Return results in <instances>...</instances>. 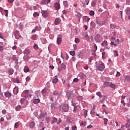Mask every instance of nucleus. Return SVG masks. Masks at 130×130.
<instances>
[{
	"instance_id": "nucleus-36",
	"label": "nucleus",
	"mask_w": 130,
	"mask_h": 130,
	"mask_svg": "<svg viewBox=\"0 0 130 130\" xmlns=\"http://www.w3.org/2000/svg\"><path fill=\"white\" fill-rule=\"evenodd\" d=\"M5 13H6L5 16H6V17H7L8 16L9 11H8V10H5Z\"/></svg>"
},
{
	"instance_id": "nucleus-18",
	"label": "nucleus",
	"mask_w": 130,
	"mask_h": 130,
	"mask_svg": "<svg viewBox=\"0 0 130 130\" xmlns=\"http://www.w3.org/2000/svg\"><path fill=\"white\" fill-rule=\"evenodd\" d=\"M125 80H126L127 82H130V76H126L125 77Z\"/></svg>"
},
{
	"instance_id": "nucleus-21",
	"label": "nucleus",
	"mask_w": 130,
	"mask_h": 130,
	"mask_svg": "<svg viewBox=\"0 0 130 130\" xmlns=\"http://www.w3.org/2000/svg\"><path fill=\"white\" fill-rule=\"evenodd\" d=\"M96 95L99 96L100 98H102L103 97V95L100 91L97 92Z\"/></svg>"
},
{
	"instance_id": "nucleus-50",
	"label": "nucleus",
	"mask_w": 130,
	"mask_h": 130,
	"mask_svg": "<svg viewBox=\"0 0 130 130\" xmlns=\"http://www.w3.org/2000/svg\"><path fill=\"white\" fill-rule=\"evenodd\" d=\"M119 39H117L115 41V43L117 44V45H118L119 44Z\"/></svg>"
},
{
	"instance_id": "nucleus-59",
	"label": "nucleus",
	"mask_w": 130,
	"mask_h": 130,
	"mask_svg": "<svg viewBox=\"0 0 130 130\" xmlns=\"http://www.w3.org/2000/svg\"><path fill=\"white\" fill-rule=\"evenodd\" d=\"M77 16L79 18H81L82 17V15H81V13H79L77 14Z\"/></svg>"
},
{
	"instance_id": "nucleus-24",
	"label": "nucleus",
	"mask_w": 130,
	"mask_h": 130,
	"mask_svg": "<svg viewBox=\"0 0 130 130\" xmlns=\"http://www.w3.org/2000/svg\"><path fill=\"white\" fill-rule=\"evenodd\" d=\"M53 94L55 96H58V91L57 90H54L53 91Z\"/></svg>"
},
{
	"instance_id": "nucleus-41",
	"label": "nucleus",
	"mask_w": 130,
	"mask_h": 130,
	"mask_svg": "<svg viewBox=\"0 0 130 130\" xmlns=\"http://www.w3.org/2000/svg\"><path fill=\"white\" fill-rule=\"evenodd\" d=\"M79 81V79L78 78H75L73 80V82L75 83H77Z\"/></svg>"
},
{
	"instance_id": "nucleus-40",
	"label": "nucleus",
	"mask_w": 130,
	"mask_h": 130,
	"mask_svg": "<svg viewBox=\"0 0 130 130\" xmlns=\"http://www.w3.org/2000/svg\"><path fill=\"white\" fill-rule=\"evenodd\" d=\"M31 38L33 40H36V35L32 36Z\"/></svg>"
},
{
	"instance_id": "nucleus-61",
	"label": "nucleus",
	"mask_w": 130,
	"mask_h": 130,
	"mask_svg": "<svg viewBox=\"0 0 130 130\" xmlns=\"http://www.w3.org/2000/svg\"><path fill=\"white\" fill-rule=\"evenodd\" d=\"M93 59V57L91 56L89 58V61L91 62Z\"/></svg>"
},
{
	"instance_id": "nucleus-35",
	"label": "nucleus",
	"mask_w": 130,
	"mask_h": 130,
	"mask_svg": "<svg viewBox=\"0 0 130 130\" xmlns=\"http://www.w3.org/2000/svg\"><path fill=\"white\" fill-rule=\"evenodd\" d=\"M25 101V99H21V100H20V104H23Z\"/></svg>"
},
{
	"instance_id": "nucleus-27",
	"label": "nucleus",
	"mask_w": 130,
	"mask_h": 130,
	"mask_svg": "<svg viewBox=\"0 0 130 130\" xmlns=\"http://www.w3.org/2000/svg\"><path fill=\"white\" fill-rule=\"evenodd\" d=\"M110 27L111 29H112V30H113L114 29L116 28V25L114 24H111Z\"/></svg>"
},
{
	"instance_id": "nucleus-48",
	"label": "nucleus",
	"mask_w": 130,
	"mask_h": 130,
	"mask_svg": "<svg viewBox=\"0 0 130 130\" xmlns=\"http://www.w3.org/2000/svg\"><path fill=\"white\" fill-rule=\"evenodd\" d=\"M61 68H62L63 69H64V68H66V64L65 63H62L61 66Z\"/></svg>"
},
{
	"instance_id": "nucleus-42",
	"label": "nucleus",
	"mask_w": 130,
	"mask_h": 130,
	"mask_svg": "<svg viewBox=\"0 0 130 130\" xmlns=\"http://www.w3.org/2000/svg\"><path fill=\"white\" fill-rule=\"evenodd\" d=\"M19 126V123H16L15 125H14V127H15L16 128H17Z\"/></svg>"
},
{
	"instance_id": "nucleus-32",
	"label": "nucleus",
	"mask_w": 130,
	"mask_h": 130,
	"mask_svg": "<svg viewBox=\"0 0 130 130\" xmlns=\"http://www.w3.org/2000/svg\"><path fill=\"white\" fill-rule=\"evenodd\" d=\"M9 75H13L14 73V70H11L9 71Z\"/></svg>"
},
{
	"instance_id": "nucleus-47",
	"label": "nucleus",
	"mask_w": 130,
	"mask_h": 130,
	"mask_svg": "<svg viewBox=\"0 0 130 130\" xmlns=\"http://www.w3.org/2000/svg\"><path fill=\"white\" fill-rule=\"evenodd\" d=\"M96 5V2L94 1H92L91 3V6H94Z\"/></svg>"
},
{
	"instance_id": "nucleus-64",
	"label": "nucleus",
	"mask_w": 130,
	"mask_h": 130,
	"mask_svg": "<svg viewBox=\"0 0 130 130\" xmlns=\"http://www.w3.org/2000/svg\"><path fill=\"white\" fill-rule=\"evenodd\" d=\"M94 49H95V50L94 51L95 52L96 51V50L98 49V47L96 45H95Z\"/></svg>"
},
{
	"instance_id": "nucleus-4",
	"label": "nucleus",
	"mask_w": 130,
	"mask_h": 130,
	"mask_svg": "<svg viewBox=\"0 0 130 130\" xmlns=\"http://www.w3.org/2000/svg\"><path fill=\"white\" fill-rule=\"evenodd\" d=\"M95 41L97 42V43H100L101 41H102V38L101 37V36L100 35H97L95 37Z\"/></svg>"
},
{
	"instance_id": "nucleus-55",
	"label": "nucleus",
	"mask_w": 130,
	"mask_h": 130,
	"mask_svg": "<svg viewBox=\"0 0 130 130\" xmlns=\"http://www.w3.org/2000/svg\"><path fill=\"white\" fill-rule=\"evenodd\" d=\"M25 52H26V53L27 54H29L30 53V51H29V50H26Z\"/></svg>"
},
{
	"instance_id": "nucleus-56",
	"label": "nucleus",
	"mask_w": 130,
	"mask_h": 130,
	"mask_svg": "<svg viewBox=\"0 0 130 130\" xmlns=\"http://www.w3.org/2000/svg\"><path fill=\"white\" fill-rule=\"evenodd\" d=\"M93 127V126H92V125H89V126H88L87 127V128H88V129H90V128H92Z\"/></svg>"
},
{
	"instance_id": "nucleus-6",
	"label": "nucleus",
	"mask_w": 130,
	"mask_h": 130,
	"mask_svg": "<svg viewBox=\"0 0 130 130\" xmlns=\"http://www.w3.org/2000/svg\"><path fill=\"white\" fill-rule=\"evenodd\" d=\"M57 43L58 45H59L61 43V36L60 35L58 36V37L57 39Z\"/></svg>"
},
{
	"instance_id": "nucleus-12",
	"label": "nucleus",
	"mask_w": 130,
	"mask_h": 130,
	"mask_svg": "<svg viewBox=\"0 0 130 130\" xmlns=\"http://www.w3.org/2000/svg\"><path fill=\"white\" fill-rule=\"evenodd\" d=\"M35 126V122H30L29 123V127L30 128H33Z\"/></svg>"
},
{
	"instance_id": "nucleus-11",
	"label": "nucleus",
	"mask_w": 130,
	"mask_h": 130,
	"mask_svg": "<svg viewBox=\"0 0 130 130\" xmlns=\"http://www.w3.org/2000/svg\"><path fill=\"white\" fill-rule=\"evenodd\" d=\"M33 103L34 104H38L40 103V99H36L34 100Z\"/></svg>"
},
{
	"instance_id": "nucleus-5",
	"label": "nucleus",
	"mask_w": 130,
	"mask_h": 130,
	"mask_svg": "<svg viewBox=\"0 0 130 130\" xmlns=\"http://www.w3.org/2000/svg\"><path fill=\"white\" fill-rule=\"evenodd\" d=\"M44 123L43 122H41L39 125V130H45V127H44Z\"/></svg>"
},
{
	"instance_id": "nucleus-39",
	"label": "nucleus",
	"mask_w": 130,
	"mask_h": 130,
	"mask_svg": "<svg viewBox=\"0 0 130 130\" xmlns=\"http://www.w3.org/2000/svg\"><path fill=\"white\" fill-rule=\"evenodd\" d=\"M46 91H47L46 89H43L42 90L41 93H42V94H45V93L46 92Z\"/></svg>"
},
{
	"instance_id": "nucleus-29",
	"label": "nucleus",
	"mask_w": 130,
	"mask_h": 130,
	"mask_svg": "<svg viewBox=\"0 0 130 130\" xmlns=\"http://www.w3.org/2000/svg\"><path fill=\"white\" fill-rule=\"evenodd\" d=\"M101 45L103 46H107V42L106 41H104L103 43L101 44Z\"/></svg>"
},
{
	"instance_id": "nucleus-60",
	"label": "nucleus",
	"mask_w": 130,
	"mask_h": 130,
	"mask_svg": "<svg viewBox=\"0 0 130 130\" xmlns=\"http://www.w3.org/2000/svg\"><path fill=\"white\" fill-rule=\"evenodd\" d=\"M62 68L61 67V66H60L59 68H58V72H60V71H61V70H62Z\"/></svg>"
},
{
	"instance_id": "nucleus-31",
	"label": "nucleus",
	"mask_w": 130,
	"mask_h": 130,
	"mask_svg": "<svg viewBox=\"0 0 130 130\" xmlns=\"http://www.w3.org/2000/svg\"><path fill=\"white\" fill-rule=\"evenodd\" d=\"M104 123H105V124L107 125V124H108V119H106V118H104Z\"/></svg>"
},
{
	"instance_id": "nucleus-37",
	"label": "nucleus",
	"mask_w": 130,
	"mask_h": 130,
	"mask_svg": "<svg viewBox=\"0 0 130 130\" xmlns=\"http://www.w3.org/2000/svg\"><path fill=\"white\" fill-rule=\"evenodd\" d=\"M121 103L122 104H123V106H126V103H125V102H124V101L123 100H122L121 101Z\"/></svg>"
},
{
	"instance_id": "nucleus-16",
	"label": "nucleus",
	"mask_w": 130,
	"mask_h": 130,
	"mask_svg": "<svg viewBox=\"0 0 130 130\" xmlns=\"http://www.w3.org/2000/svg\"><path fill=\"white\" fill-rule=\"evenodd\" d=\"M110 87H111V88L115 89L116 88V84H113L112 82H111V84L110 85Z\"/></svg>"
},
{
	"instance_id": "nucleus-51",
	"label": "nucleus",
	"mask_w": 130,
	"mask_h": 130,
	"mask_svg": "<svg viewBox=\"0 0 130 130\" xmlns=\"http://www.w3.org/2000/svg\"><path fill=\"white\" fill-rule=\"evenodd\" d=\"M125 127H126V128H128V127H130V124H125Z\"/></svg>"
},
{
	"instance_id": "nucleus-7",
	"label": "nucleus",
	"mask_w": 130,
	"mask_h": 130,
	"mask_svg": "<svg viewBox=\"0 0 130 130\" xmlns=\"http://www.w3.org/2000/svg\"><path fill=\"white\" fill-rule=\"evenodd\" d=\"M61 22V20L60 19V18H57L55 19V25H58L59 23H60V22Z\"/></svg>"
},
{
	"instance_id": "nucleus-44",
	"label": "nucleus",
	"mask_w": 130,
	"mask_h": 130,
	"mask_svg": "<svg viewBox=\"0 0 130 130\" xmlns=\"http://www.w3.org/2000/svg\"><path fill=\"white\" fill-rule=\"evenodd\" d=\"M89 2H90V0H85V3H86V5L87 6L88 5Z\"/></svg>"
},
{
	"instance_id": "nucleus-15",
	"label": "nucleus",
	"mask_w": 130,
	"mask_h": 130,
	"mask_svg": "<svg viewBox=\"0 0 130 130\" xmlns=\"http://www.w3.org/2000/svg\"><path fill=\"white\" fill-rule=\"evenodd\" d=\"M14 36H15V38L17 37V36H19V37H21V36L19 35V31L18 30H15L14 31Z\"/></svg>"
},
{
	"instance_id": "nucleus-30",
	"label": "nucleus",
	"mask_w": 130,
	"mask_h": 130,
	"mask_svg": "<svg viewBox=\"0 0 130 130\" xmlns=\"http://www.w3.org/2000/svg\"><path fill=\"white\" fill-rule=\"evenodd\" d=\"M13 82L18 84V83H19L20 81H19V80L18 79H16L13 80Z\"/></svg>"
},
{
	"instance_id": "nucleus-19",
	"label": "nucleus",
	"mask_w": 130,
	"mask_h": 130,
	"mask_svg": "<svg viewBox=\"0 0 130 130\" xmlns=\"http://www.w3.org/2000/svg\"><path fill=\"white\" fill-rule=\"evenodd\" d=\"M29 71V69L28 67H25L24 68V72L25 73H27Z\"/></svg>"
},
{
	"instance_id": "nucleus-23",
	"label": "nucleus",
	"mask_w": 130,
	"mask_h": 130,
	"mask_svg": "<svg viewBox=\"0 0 130 130\" xmlns=\"http://www.w3.org/2000/svg\"><path fill=\"white\" fill-rule=\"evenodd\" d=\"M84 19L85 20H86V22H88L89 21V20H90L89 17H87V16H84Z\"/></svg>"
},
{
	"instance_id": "nucleus-2",
	"label": "nucleus",
	"mask_w": 130,
	"mask_h": 130,
	"mask_svg": "<svg viewBox=\"0 0 130 130\" xmlns=\"http://www.w3.org/2000/svg\"><path fill=\"white\" fill-rule=\"evenodd\" d=\"M105 68V66L104 65V63H102V64H98L96 65V68L99 71H101L103 72L104 71V69Z\"/></svg>"
},
{
	"instance_id": "nucleus-57",
	"label": "nucleus",
	"mask_w": 130,
	"mask_h": 130,
	"mask_svg": "<svg viewBox=\"0 0 130 130\" xmlns=\"http://www.w3.org/2000/svg\"><path fill=\"white\" fill-rule=\"evenodd\" d=\"M62 13H63V14H64V15L67 14V10H63Z\"/></svg>"
},
{
	"instance_id": "nucleus-63",
	"label": "nucleus",
	"mask_w": 130,
	"mask_h": 130,
	"mask_svg": "<svg viewBox=\"0 0 130 130\" xmlns=\"http://www.w3.org/2000/svg\"><path fill=\"white\" fill-rule=\"evenodd\" d=\"M0 38L2 39H4V37H3V35L2 33H0Z\"/></svg>"
},
{
	"instance_id": "nucleus-49",
	"label": "nucleus",
	"mask_w": 130,
	"mask_h": 130,
	"mask_svg": "<svg viewBox=\"0 0 130 130\" xmlns=\"http://www.w3.org/2000/svg\"><path fill=\"white\" fill-rule=\"evenodd\" d=\"M34 48L36 49H38L39 48V47L37 44H35L34 45Z\"/></svg>"
},
{
	"instance_id": "nucleus-45",
	"label": "nucleus",
	"mask_w": 130,
	"mask_h": 130,
	"mask_svg": "<svg viewBox=\"0 0 130 130\" xmlns=\"http://www.w3.org/2000/svg\"><path fill=\"white\" fill-rule=\"evenodd\" d=\"M25 80H26V81L28 82L30 80V78L29 77H27Z\"/></svg>"
},
{
	"instance_id": "nucleus-28",
	"label": "nucleus",
	"mask_w": 130,
	"mask_h": 130,
	"mask_svg": "<svg viewBox=\"0 0 130 130\" xmlns=\"http://www.w3.org/2000/svg\"><path fill=\"white\" fill-rule=\"evenodd\" d=\"M19 28L22 30L23 29V24L22 23H20L19 25Z\"/></svg>"
},
{
	"instance_id": "nucleus-22",
	"label": "nucleus",
	"mask_w": 130,
	"mask_h": 130,
	"mask_svg": "<svg viewBox=\"0 0 130 130\" xmlns=\"http://www.w3.org/2000/svg\"><path fill=\"white\" fill-rule=\"evenodd\" d=\"M20 109H21V106L20 105H18L15 107V110H16V111H18Z\"/></svg>"
},
{
	"instance_id": "nucleus-52",
	"label": "nucleus",
	"mask_w": 130,
	"mask_h": 130,
	"mask_svg": "<svg viewBox=\"0 0 130 130\" xmlns=\"http://www.w3.org/2000/svg\"><path fill=\"white\" fill-rule=\"evenodd\" d=\"M114 52L115 53V56H119V54L118 53V52L116 50L114 51Z\"/></svg>"
},
{
	"instance_id": "nucleus-62",
	"label": "nucleus",
	"mask_w": 130,
	"mask_h": 130,
	"mask_svg": "<svg viewBox=\"0 0 130 130\" xmlns=\"http://www.w3.org/2000/svg\"><path fill=\"white\" fill-rule=\"evenodd\" d=\"M77 109V106L74 107V112H76V110Z\"/></svg>"
},
{
	"instance_id": "nucleus-14",
	"label": "nucleus",
	"mask_w": 130,
	"mask_h": 130,
	"mask_svg": "<svg viewBox=\"0 0 130 130\" xmlns=\"http://www.w3.org/2000/svg\"><path fill=\"white\" fill-rule=\"evenodd\" d=\"M5 96L7 98H10L11 96V93L9 91H7L6 92H5Z\"/></svg>"
},
{
	"instance_id": "nucleus-58",
	"label": "nucleus",
	"mask_w": 130,
	"mask_h": 130,
	"mask_svg": "<svg viewBox=\"0 0 130 130\" xmlns=\"http://www.w3.org/2000/svg\"><path fill=\"white\" fill-rule=\"evenodd\" d=\"M72 130H76L77 128V127L76 126H73L72 127Z\"/></svg>"
},
{
	"instance_id": "nucleus-17",
	"label": "nucleus",
	"mask_w": 130,
	"mask_h": 130,
	"mask_svg": "<svg viewBox=\"0 0 130 130\" xmlns=\"http://www.w3.org/2000/svg\"><path fill=\"white\" fill-rule=\"evenodd\" d=\"M126 14L128 15V19L130 20V10H127Z\"/></svg>"
},
{
	"instance_id": "nucleus-3",
	"label": "nucleus",
	"mask_w": 130,
	"mask_h": 130,
	"mask_svg": "<svg viewBox=\"0 0 130 130\" xmlns=\"http://www.w3.org/2000/svg\"><path fill=\"white\" fill-rule=\"evenodd\" d=\"M57 2L54 3V8L56 10L58 11L60 9V4H59V0H57Z\"/></svg>"
},
{
	"instance_id": "nucleus-54",
	"label": "nucleus",
	"mask_w": 130,
	"mask_h": 130,
	"mask_svg": "<svg viewBox=\"0 0 130 130\" xmlns=\"http://www.w3.org/2000/svg\"><path fill=\"white\" fill-rule=\"evenodd\" d=\"M56 60L59 63H61V61H60V58H57Z\"/></svg>"
},
{
	"instance_id": "nucleus-38",
	"label": "nucleus",
	"mask_w": 130,
	"mask_h": 130,
	"mask_svg": "<svg viewBox=\"0 0 130 130\" xmlns=\"http://www.w3.org/2000/svg\"><path fill=\"white\" fill-rule=\"evenodd\" d=\"M70 53L71 55L74 56L75 54V52L74 51H71Z\"/></svg>"
},
{
	"instance_id": "nucleus-46",
	"label": "nucleus",
	"mask_w": 130,
	"mask_h": 130,
	"mask_svg": "<svg viewBox=\"0 0 130 130\" xmlns=\"http://www.w3.org/2000/svg\"><path fill=\"white\" fill-rule=\"evenodd\" d=\"M79 41H80V40H79V39H78V38H76V39H75V42L76 43H78L79 42Z\"/></svg>"
},
{
	"instance_id": "nucleus-53",
	"label": "nucleus",
	"mask_w": 130,
	"mask_h": 130,
	"mask_svg": "<svg viewBox=\"0 0 130 130\" xmlns=\"http://www.w3.org/2000/svg\"><path fill=\"white\" fill-rule=\"evenodd\" d=\"M2 113H3V114H6V113H7L6 110H5V109L3 110Z\"/></svg>"
},
{
	"instance_id": "nucleus-25",
	"label": "nucleus",
	"mask_w": 130,
	"mask_h": 130,
	"mask_svg": "<svg viewBox=\"0 0 130 130\" xmlns=\"http://www.w3.org/2000/svg\"><path fill=\"white\" fill-rule=\"evenodd\" d=\"M63 5L65 7H68V4L67 1H64L63 2Z\"/></svg>"
},
{
	"instance_id": "nucleus-10",
	"label": "nucleus",
	"mask_w": 130,
	"mask_h": 130,
	"mask_svg": "<svg viewBox=\"0 0 130 130\" xmlns=\"http://www.w3.org/2000/svg\"><path fill=\"white\" fill-rule=\"evenodd\" d=\"M111 82L106 81L104 84V87H110V84Z\"/></svg>"
},
{
	"instance_id": "nucleus-26",
	"label": "nucleus",
	"mask_w": 130,
	"mask_h": 130,
	"mask_svg": "<svg viewBox=\"0 0 130 130\" xmlns=\"http://www.w3.org/2000/svg\"><path fill=\"white\" fill-rule=\"evenodd\" d=\"M39 13H38L37 12H34L33 14V16L34 17H37V16H39Z\"/></svg>"
},
{
	"instance_id": "nucleus-43",
	"label": "nucleus",
	"mask_w": 130,
	"mask_h": 130,
	"mask_svg": "<svg viewBox=\"0 0 130 130\" xmlns=\"http://www.w3.org/2000/svg\"><path fill=\"white\" fill-rule=\"evenodd\" d=\"M57 121V118H54L53 120V121L52 122V124H53V123L56 122Z\"/></svg>"
},
{
	"instance_id": "nucleus-20",
	"label": "nucleus",
	"mask_w": 130,
	"mask_h": 130,
	"mask_svg": "<svg viewBox=\"0 0 130 130\" xmlns=\"http://www.w3.org/2000/svg\"><path fill=\"white\" fill-rule=\"evenodd\" d=\"M58 81V79L57 78H54L52 80V83L54 84H56Z\"/></svg>"
},
{
	"instance_id": "nucleus-33",
	"label": "nucleus",
	"mask_w": 130,
	"mask_h": 130,
	"mask_svg": "<svg viewBox=\"0 0 130 130\" xmlns=\"http://www.w3.org/2000/svg\"><path fill=\"white\" fill-rule=\"evenodd\" d=\"M87 113H88V111L87 110H85L84 112V115L85 117L87 116Z\"/></svg>"
},
{
	"instance_id": "nucleus-8",
	"label": "nucleus",
	"mask_w": 130,
	"mask_h": 130,
	"mask_svg": "<svg viewBox=\"0 0 130 130\" xmlns=\"http://www.w3.org/2000/svg\"><path fill=\"white\" fill-rule=\"evenodd\" d=\"M51 1L50 0H42L41 2V3L42 5H47L49 3H50Z\"/></svg>"
},
{
	"instance_id": "nucleus-13",
	"label": "nucleus",
	"mask_w": 130,
	"mask_h": 130,
	"mask_svg": "<svg viewBox=\"0 0 130 130\" xmlns=\"http://www.w3.org/2000/svg\"><path fill=\"white\" fill-rule=\"evenodd\" d=\"M18 92H19V90L18 87L14 88V89H13V93H14V94H17Z\"/></svg>"
},
{
	"instance_id": "nucleus-34",
	"label": "nucleus",
	"mask_w": 130,
	"mask_h": 130,
	"mask_svg": "<svg viewBox=\"0 0 130 130\" xmlns=\"http://www.w3.org/2000/svg\"><path fill=\"white\" fill-rule=\"evenodd\" d=\"M89 15L90 16H93L94 15V12L92 10L90 11V12L89 13Z\"/></svg>"
},
{
	"instance_id": "nucleus-9",
	"label": "nucleus",
	"mask_w": 130,
	"mask_h": 130,
	"mask_svg": "<svg viewBox=\"0 0 130 130\" xmlns=\"http://www.w3.org/2000/svg\"><path fill=\"white\" fill-rule=\"evenodd\" d=\"M42 16L44 18L47 17L48 13L47 11H43L42 12Z\"/></svg>"
},
{
	"instance_id": "nucleus-1",
	"label": "nucleus",
	"mask_w": 130,
	"mask_h": 130,
	"mask_svg": "<svg viewBox=\"0 0 130 130\" xmlns=\"http://www.w3.org/2000/svg\"><path fill=\"white\" fill-rule=\"evenodd\" d=\"M60 110L62 112H68L69 110V106L68 104H62L60 106Z\"/></svg>"
}]
</instances>
